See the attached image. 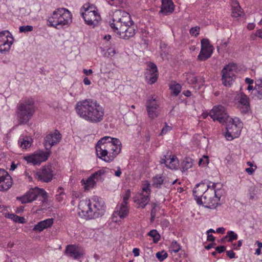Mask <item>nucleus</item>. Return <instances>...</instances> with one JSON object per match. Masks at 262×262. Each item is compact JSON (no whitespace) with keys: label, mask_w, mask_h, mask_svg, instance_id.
Instances as JSON below:
<instances>
[{"label":"nucleus","mask_w":262,"mask_h":262,"mask_svg":"<svg viewBox=\"0 0 262 262\" xmlns=\"http://www.w3.org/2000/svg\"><path fill=\"white\" fill-rule=\"evenodd\" d=\"M33 27L32 26L27 25L20 26L19 28V31L20 33H26L31 32L33 30Z\"/></svg>","instance_id":"58836bf2"},{"label":"nucleus","mask_w":262,"mask_h":262,"mask_svg":"<svg viewBox=\"0 0 262 262\" xmlns=\"http://www.w3.org/2000/svg\"><path fill=\"white\" fill-rule=\"evenodd\" d=\"M83 72L87 76L90 75L93 73V71L91 69L86 70L83 69Z\"/></svg>","instance_id":"13d9d810"},{"label":"nucleus","mask_w":262,"mask_h":262,"mask_svg":"<svg viewBox=\"0 0 262 262\" xmlns=\"http://www.w3.org/2000/svg\"><path fill=\"white\" fill-rule=\"evenodd\" d=\"M17 222L19 223H24L25 222V219L24 217L17 216Z\"/></svg>","instance_id":"69168bd1"},{"label":"nucleus","mask_w":262,"mask_h":262,"mask_svg":"<svg viewBox=\"0 0 262 262\" xmlns=\"http://www.w3.org/2000/svg\"><path fill=\"white\" fill-rule=\"evenodd\" d=\"M237 234L235 233L233 231H229L227 233L226 236L225 237V238H228V242H231L233 240L237 239Z\"/></svg>","instance_id":"c9c22d12"},{"label":"nucleus","mask_w":262,"mask_h":262,"mask_svg":"<svg viewBox=\"0 0 262 262\" xmlns=\"http://www.w3.org/2000/svg\"><path fill=\"white\" fill-rule=\"evenodd\" d=\"M149 184L147 183V184H145L142 188V192H145V194H148V195H149L150 193V190L149 188Z\"/></svg>","instance_id":"3c124183"},{"label":"nucleus","mask_w":262,"mask_h":262,"mask_svg":"<svg viewBox=\"0 0 262 262\" xmlns=\"http://www.w3.org/2000/svg\"><path fill=\"white\" fill-rule=\"evenodd\" d=\"M215 250L218 253H221L225 251L226 247L223 246H217Z\"/></svg>","instance_id":"864d4df0"},{"label":"nucleus","mask_w":262,"mask_h":262,"mask_svg":"<svg viewBox=\"0 0 262 262\" xmlns=\"http://www.w3.org/2000/svg\"><path fill=\"white\" fill-rule=\"evenodd\" d=\"M116 53V49L114 46H112L107 49L104 53V56L106 57H112Z\"/></svg>","instance_id":"e433bc0d"},{"label":"nucleus","mask_w":262,"mask_h":262,"mask_svg":"<svg viewBox=\"0 0 262 262\" xmlns=\"http://www.w3.org/2000/svg\"><path fill=\"white\" fill-rule=\"evenodd\" d=\"M160 163L165 164L166 166L171 169H175L178 166L179 161L175 156L171 157L169 152L163 156L160 160Z\"/></svg>","instance_id":"aec40b11"},{"label":"nucleus","mask_w":262,"mask_h":262,"mask_svg":"<svg viewBox=\"0 0 262 262\" xmlns=\"http://www.w3.org/2000/svg\"><path fill=\"white\" fill-rule=\"evenodd\" d=\"M242 244H243V241L242 240L238 241V244H237V246H236V244H234V249L235 250L239 249V248L242 246Z\"/></svg>","instance_id":"4d7b16f0"},{"label":"nucleus","mask_w":262,"mask_h":262,"mask_svg":"<svg viewBox=\"0 0 262 262\" xmlns=\"http://www.w3.org/2000/svg\"><path fill=\"white\" fill-rule=\"evenodd\" d=\"M232 15L233 17H237L240 16L243 13L239 3L236 1L232 2Z\"/></svg>","instance_id":"bb28decb"},{"label":"nucleus","mask_w":262,"mask_h":262,"mask_svg":"<svg viewBox=\"0 0 262 262\" xmlns=\"http://www.w3.org/2000/svg\"><path fill=\"white\" fill-rule=\"evenodd\" d=\"M14 38L8 31H3L0 32V53L6 54L8 53L13 43Z\"/></svg>","instance_id":"9b49d317"},{"label":"nucleus","mask_w":262,"mask_h":262,"mask_svg":"<svg viewBox=\"0 0 262 262\" xmlns=\"http://www.w3.org/2000/svg\"><path fill=\"white\" fill-rule=\"evenodd\" d=\"M171 129V127L167 125V124H165V127H164L161 130L160 135H163L166 134L168 132L170 131Z\"/></svg>","instance_id":"603ef678"},{"label":"nucleus","mask_w":262,"mask_h":262,"mask_svg":"<svg viewBox=\"0 0 262 262\" xmlns=\"http://www.w3.org/2000/svg\"><path fill=\"white\" fill-rule=\"evenodd\" d=\"M133 24L134 21L131 19L130 16L128 13L119 10L114 12L112 22L110 23V25L120 38L128 39L135 34Z\"/></svg>","instance_id":"7ed1b4c3"},{"label":"nucleus","mask_w":262,"mask_h":262,"mask_svg":"<svg viewBox=\"0 0 262 262\" xmlns=\"http://www.w3.org/2000/svg\"><path fill=\"white\" fill-rule=\"evenodd\" d=\"M222 73L223 84L226 86H230L236 77V66L231 64L227 65L223 68Z\"/></svg>","instance_id":"9d476101"},{"label":"nucleus","mask_w":262,"mask_h":262,"mask_svg":"<svg viewBox=\"0 0 262 262\" xmlns=\"http://www.w3.org/2000/svg\"><path fill=\"white\" fill-rule=\"evenodd\" d=\"M41 196L43 198L42 202H45L47 200V193L42 188L37 187L30 188L26 193L20 197H17L22 204L29 203L36 200L38 196Z\"/></svg>","instance_id":"1a4fd4ad"},{"label":"nucleus","mask_w":262,"mask_h":262,"mask_svg":"<svg viewBox=\"0 0 262 262\" xmlns=\"http://www.w3.org/2000/svg\"><path fill=\"white\" fill-rule=\"evenodd\" d=\"M239 99V102L241 105H250L248 97L244 93L240 94Z\"/></svg>","instance_id":"72a5a7b5"},{"label":"nucleus","mask_w":262,"mask_h":262,"mask_svg":"<svg viewBox=\"0 0 262 262\" xmlns=\"http://www.w3.org/2000/svg\"><path fill=\"white\" fill-rule=\"evenodd\" d=\"M81 16L84 19L85 23L88 25L93 27L97 25L99 21L101 19V17L97 12L92 11L82 12Z\"/></svg>","instance_id":"f3484780"},{"label":"nucleus","mask_w":262,"mask_h":262,"mask_svg":"<svg viewBox=\"0 0 262 262\" xmlns=\"http://www.w3.org/2000/svg\"><path fill=\"white\" fill-rule=\"evenodd\" d=\"M209 116L214 121L217 120L221 123L226 124V133L225 136L228 140H232L240 135L243 123L238 118L230 117L225 112L224 106H214L210 111Z\"/></svg>","instance_id":"f257e3e1"},{"label":"nucleus","mask_w":262,"mask_h":262,"mask_svg":"<svg viewBox=\"0 0 262 262\" xmlns=\"http://www.w3.org/2000/svg\"><path fill=\"white\" fill-rule=\"evenodd\" d=\"M51 151H43L38 150L32 155L26 157V160L28 163H31L34 165H40L42 162L47 161L51 155Z\"/></svg>","instance_id":"f8f14e48"},{"label":"nucleus","mask_w":262,"mask_h":262,"mask_svg":"<svg viewBox=\"0 0 262 262\" xmlns=\"http://www.w3.org/2000/svg\"><path fill=\"white\" fill-rule=\"evenodd\" d=\"M53 176V170L50 165L43 166L34 174V177L36 179L46 183L50 182L52 180Z\"/></svg>","instance_id":"4468645a"},{"label":"nucleus","mask_w":262,"mask_h":262,"mask_svg":"<svg viewBox=\"0 0 262 262\" xmlns=\"http://www.w3.org/2000/svg\"><path fill=\"white\" fill-rule=\"evenodd\" d=\"M78 208L79 215L86 220L101 216L105 211L104 202L96 196L91 199L80 201Z\"/></svg>","instance_id":"39448f33"},{"label":"nucleus","mask_w":262,"mask_h":262,"mask_svg":"<svg viewBox=\"0 0 262 262\" xmlns=\"http://www.w3.org/2000/svg\"><path fill=\"white\" fill-rule=\"evenodd\" d=\"M53 223V220L52 219H48L45 220L38 222L35 225L33 229L34 231H38L41 232L43 229L51 227Z\"/></svg>","instance_id":"b1692460"},{"label":"nucleus","mask_w":262,"mask_h":262,"mask_svg":"<svg viewBox=\"0 0 262 262\" xmlns=\"http://www.w3.org/2000/svg\"><path fill=\"white\" fill-rule=\"evenodd\" d=\"M255 35L257 37L262 38V30H258L256 31Z\"/></svg>","instance_id":"338daca9"},{"label":"nucleus","mask_w":262,"mask_h":262,"mask_svg":"<svg viewBox=\"0 0 262 262\" xmlns=\"http://www.w3.org/2000/svg\"><path fill=\"white\" fill-rule=\"evenodd\" d=\"M77 115L82 119L93 124L102 121L104 118V110L96 100L84 99L78 102L75 106Z\"/></svg>","instance_id":"f03ea898"},{"label":"nucleus","mask_w":262,"mask_h":262,"mask_svg":"<svg viewBox=\"0 0 262 262\" xmlns=\"http://www.w3.org/2000/svg\"><path fill=\"white\" fill-rule=\"evenodd\" d=\"M116 213L121 219L126 217L129 213V208L127 204L121 203L119 210L117 211Z\"/></svg>","instance_id":"cd10ccee"},{"label":"nucleus","mask_w":262,"mask_h":262,"mask_svg":"<svg viewBox=\"0 0 262 262\" xmlns=\"http://www.w3.org/2000/svg\"><path fill=\"white\" fill-rule=\"evenodd\" d=\"M158 70L157 66L153 62H149L147 64V72L145 74L146 80L150 82V84H153L158 78Z\"/></svg>","instance_id":"6ab92c4d"},{"label":"nucleus","mask_w":262,"mask_h":262,"mask_svg":"<svg viewBox=\"0 0 262 262\" xmlns=\"http://www.w3.org/2000/svg\"><path fill=\"white\" fill-rule=\"evenodd\" d=\"M72 15L67 9L61 8L54 11L48 19V25L60 29L72 23Z\"/></svg>","instance_id":"423d86ee"},{"label":"nucleus","mask_w":262,"mask_h":262,"mask_svg":"<svg viewBox=\"0 0 262 262\" xmlns=\"http://www.w3.org/2000/svg\"><path fill=\"white\" fill-rule=\"evenodd\" d=\"M255 91L257 93V97L260 99H262V78L255 81Z\"/></svg>","instance_id":"7c9ffc66"},{"label":"nucleus","mask_w":262,"mask_h":262,"mask_svg":"<svg viewBox=\"0 0 262 262\" xmlns=\"http://www.w3.org/2000/svg\"><path fill=\"white\" fill-rule=\"evenodd\" d=\"M148 236H150L153 238L154 242L155 243H158L160 238V235L156 230H151L147 234Z\"/></svg>","instance_id":"473e14b6"},{"label":"nucleus","mask_w":262,"mask_h":262,"mask_svg":"<svg viewBox=\"0 0 262 262\" xmlns=\"http://www.w3.org/2000/svg\"><path fill=\"white\" fill-rule=\"evenodd\" d=\"M83 83L84 84L88 85L91 84V82L88 78L85 77L83 79Z\"/></svg>","instance_id":"0e129e2a"},{"label":"nucleus","mask_w":262,"mask_h":262,"mask_svg":"<svg viewBox=\"0 0 262 262\" xmlns=\"http://www.w3.org/2000/svg\"><path fill=\"white\" fill-rule=\"evenodd\" d=\"M156 205L155 204H153L152 208L151 210L150 215H156Z\"/></svg>","instance_id":"680f3d73"},{"label":"nucleus","mask_w":262,"mask_h":262,"mask_svg":"<svg viewBox=\"0 0 262 262\" xmlns=\"http://www.w3.org/2000/svg\"><path fill=\"white\" fill-rule=\"evenodd\" d=\"M147 112L149 118L154 119L158 116L159 105L157 100L153 97H149L146 102Z\"/></svg>","instance_id":"2eb2a0df"},{"label":"nucleus","mask_w":262,"mask_h":262,"mask_svg":"<svg viewBox=\"0 0 262 262\" xmlns=\"http://www.w3.org/2000/svg\"><path fill=\"white\" fill-rule=\"evenodd\" d=\"M57 192L58 194L56 195V200L58 202H60L63 200V196L64 195L63 189L62 187H59L58 188Z\"/></svg>","instance_id":"a19ab883"},{"label":"nucleus","mask_w":262,"mask_h":262,"mask_svg":"<svg viewBox=\"0 0 262 262\" xmlns=\"http://www.w3.org/2000/svg\"><path fill=\"white\" fill-rule=\"evenodd\" d=\"M61 138V134L57 130L47 135L43 143L46 150L51 151V147L58 144Z\"/></svg>","instance_id":"ddd939ff"},{"label":"nucleus","mask_w":262,"mask_h":262,"mask_svg":"<svg viewBox=\"0 0 262 262\" xmlns=\"http://www.w3.org/2000/svg\"><path fill=\"white\" fill-rule=\"evenodd\" d=\"M225 229L223 227H219L216 229V232L219 233H224Z\"/></svg>","instance_id":"052dcab7"},{"label":"nucleus","mask_w":262,"mask_h":262,"mask_svg":"<svg viewBox=\"0 0 262 262\" xmlns=\"http://www.w3.org/2000/svg\"><path fill=\"white\" fill-rule=\"evenodd\" d=\"M12 185L11 177L4 169L0 168V191L8 190Z\"/></svg>","instance_id":"dca6fc26"},{"label":"nucleus","mask_w":262,"mask_h":262,"mask_svg":"<svg viewBox=\"0 0 262 262\" xmlns=\"http://www.w3.org/2000/svg\"><path fill=\"white\" fill-rule=\"evenodd\" d=\"M66 253L67 255L74 259H80L83 253L80 248L74 245H68L66 247Z\"/></svg>","instance_id":"412c9836"},{"label":"nucleus","mask_w":262,"mask_h":262,"mask_svg":"<svg viewBox=\"0 0 262 262\" xmlns=\"http://www.w3.org/2000/svg\"><path fill=\"white\" fill-rule=\"evenodd\" d=\"M149 201L148 194H139L135 199V202L138 204V208H144Z\"/></svg>","instance_id":"393cba45"},{"label":"nucleus","mask_w":262,"mask_h":262,"mask_svg":"<svg viewBox=\"0 0 262 262\" xmlns=\"http://www.w3.org/2000/svg\"><path fill=\"white\" fill-rule=\"evenodd\" d=\"M200 31V28L198 27H195L194 28H192L190 30V33L192 35H195V36L199 34Z\"/></svg>","instance_id":"8fccbe9b"},{"label":"nucleus","mask_w":262,"mask_h":262,"mask_svg":"<svg viewBox=\"0 0 262 262\" xmlns=\"http://www.w3.org/2000/svg\"><path fill=\"white\" fill-rule=\"evenodd\" d=\"M19 142L20 143V147L22 149H27L30 147L32 143V140L29 137H26L25 138H19Z\"/></svg>","instance_id":"c756f323"},{"label":"nucleus","mask_w":262,"mask_h":262,"mask_svg":"<svg viewBox=\"0 0 262 262\" xmlns=\"http://www.w3.org/2000/svg\"><path fill=\"white\" fill-rule=\"evenodd\" d=\"M240 110L242 114H247L250 111V105H242L240 107Z\"/></svg>","instance_id":"de8ad7c7"},{"label":"nucleus","mask_w":262,"mask_h":262,"mask_svg":"<svg viewBox=\"0 0 262 262\" xmlns=\"http://www.w3.org/2000/svg\"><path fill=\"white\" fill-rule=\"evenodd\" d=\"M208 163V158L207 156H204L203 158L200 159L199 165L201 166H205Z\"/></svg>","instance_id":"a18cd8bd"},{"label":"nucleus","mask_w":262,"mask_h":262,"mask_svg":"<svg viewBox=\"0 0 262 262\" xmlns=\"http://www.w3.org/2000/svg\"><path fill=\"white\" fill-rule=\"evenodd\" d=\"M174 4L172 0H162L161 10L159 12L164 15H167L174 11Z\"/></svg>","instance_id":"5701e85b"},{"label":"nucleus","mask_w":262,"mask_h":262,"mask_svg":"<svg viewBox=\"0 0 262 262\" xmlns=\"http://www.w3.org/2000/svg\"><path fill=\"white\" fill-rule=\"evenodd\" d=\"M207 241L213 242L214 241L215 238L212 234H209V233H207Z\"/></svg>","instance_id":"e2e57ef3"},{"label":"nucleus","mask_w":262,"mask_h":262,"mask_svg":"<svg viewBox=\"0 0 262 262\" xmlns=\"http://www.w3.org/2000/svg\"><path fill=\"white\" fill-rule=\"evenodd\" d=\"M187 80L189 84H195L197 82L198 79L197 77L192 74H189L188 75Z\"/></svg>","instance_id":"37998d69"},{"label":"nucleus","mask_w":262,"mask_h":262,"mask_svg":"<svg viewBox=\"0 0 262 262\" xmlns=\"http://www.w3.org/2000/svg\"><path fill=\"white\" fill-rule=\"evenodd\" d=\"M17 111L19 124L27 123L32 117L35 111L34 101L32 98L25 99L20 102Z\"/></svg>","instance_id":"0eeeda50"},{"label":"nucleus","mask_w":262,"mask_h":262,"mask_svg":"<svg viewBox=\"0 0 262 262\" xmlns=\"http://www.w3.org/2000/svg\"><path fill=\"white\" fill-rule=\"evenodd\" d=\"M156 256L160 261H161L167 257L168 254L164 251H162L161 252H157L156 254Z\"/></svg>","instance_id":"79ce46f5"},{"label":"nucleus","mask_w":262,"mask_h":262,"mask_svg":"<svg viewBox=\"0 0 262 262\" xmlns=\"http://www.w3.org/2000/svg\"><path fill=\"white\" fill-rule=\"evenodd\" d=\"M213 49H201L198 59L201 61H204L209 58L212 55Z\"/></svg>","instance_id":"a878e982"},{"label":"nucleus","mask_w":262,"mask_h":262,"mask_svg":"<svg viewBox=\"0 0 262 262\" xmlns=\"http://www.w3.org/2000/svg\"><path fill=\"white\" fill-rule=\"evenodd\" d=\"M171 91L175 96H177L181 91V85L179 83L171 85L170 87Z\"/></svg>","instance_id":"f704fd0d"},{"label":"nucleus","mask_w":262,"mask_h":262,"mask_svg":"<svg viewBox=\"0 0 262 262\" xmlns=\"http://www.w3.org/2000/svg\"><path fill=\"white\" fill-rule=\"evenodd\" d=\"M209 187H210V186L205 183H200L196 185L193 189V193L197 203H199V200L201 199L204 194L208 191L207 188Z\"/></svg>","instance_id":"4be33fe9"},{"label":"nucleus","mask_w":262,"mask_h":262,"mask_svg":"<svg viewBox=\"0 0 262 262\" xmlns=\"http://www.w3.org/2000/svg\"><path fill=\"white\" fill-rule=\"evenodd\" d=\"M245 82L249 85H250L253 83V80L249 78H246L245 79Z\"/></svg>","instance_id":"774afa93"},{"label":"nucleus","mask_w":262,"mask_h":262,"mask_svg":"<svg viewBox=\"0 0 262 262\" xmlns=\"http://www.w3.org/2000/svg\"><path fill=\"white\" fill-rule=\"evenodd\" d=\"M130 196V191L129 190H127L125 194L124 195L123 198V202L122 203H123L124 204H127V201L129 199V198Z\"/></svg>","instance_id":"49530a36"},{"label":"nucleus","mask_w":262,"mask_h":262,"mask_svg":"<svg viewBox=\"0 0 262 262\" xmlns=\"http://www.w3.org/2000/svg\"><path fill=\"white\" fill-rule=\"evenodd\" d=\"M226 254L230 258H233L235 257V254L232 250L226 251Z\"/></svg>","instance_id":"5fc2aeb1"},{"label":"nucleus","mask_w":262,"mask_h":262,"mask_svg":"<svg viewBox=\"0 0 262 262\" xmlns=\"http://www.w3.org/2000/svg\"><path fill=\"white\" fill-rule=\"evenodd\" d=\"M255 168L256 166H255ZM256 168L254 169L252 167L247 168L245 169V171L250 175H251L253 173Z\"/></svg>","instance_id":"6e6d98bb"},{"label":"nucleus","mask_w":262,"mask_h":262,"mask_svg":"<svg viewBox=\"0 0 262 262\" xmlns=\"http://www.w3.org/2000/svg\"><path fill=\"white\" fill-rule=\"evenodd\" d=\"M83 8L85 9V12L89 11L97 12L96 10V8L93 5H90V4H85L83 5Z\"/></svg>","instance_id":"c03bdc74"},{"label":"nucleus","mask_w":262,"mask_h":262,"mask_svg":"<svg viewBox=\"0 0 262 262\" xmlns=\"http://www.w3.org/2000/svg\"><path fill=\"white\" fill-rule=\"evenodd\" d=\"M164 179L162 176H156L153 178V185L157 188H160L163 183Z\"/></svg>","instance_id":"2f4dec72"},{"label":"nucleus","mask_w":262,"mask_h":262,"mask_svg":"<svg viewBox=\"0 0 262 262\" xmlns=\"http://www.w3.org/2000/svg\"><path fill=\"white\" fill-rule=\"evenodd\" d=\"M139 249L138 248H135L133 249V252L135 256H138L139 255Z\"/></svg>","instance_id":"bf43d9fd"},{"label":"nucleus","mask_w":262,"mask_h":262,"mask_svg":"<svg viewBox=\"0 0 262 262\" xmlns=\"http://www.w3.org/2000/svg\"><path fill=\"white\" fill-rule=\"evenodd\" d=\"M217 190H213L212 189L208 190L207 192L204 194V195L201 199L199 200V204H202L205 207L214 209L219 205L220 201L221 195L218 193Z\"/></svg>","instance_id":"6e6552de"},{"label":"nucleus","mask_w":262,"mask_h":262,"mask_svg":"<svg viewBox=\"0 0 262 262\" xmlns=\"http://www.w3.org/2000/svg\"><path fill=\"white\" fill-rule=\"evenodd\" d=\"M180 250V246L175 241H173L171 243L170 251L171 252L177 253Z\"/></svg>","instance_id":"ea45409f"},{"label":"nucleus","mask_w":262,"mask_h":262,"mask_svg":"<svg viewBox=\"0 0 262 262\" xmlns=\"http://www.w3.org/2000/svg\"><path fill=\"white\" fill-rule=\"evenodd\" d=\"M97 156L105 162L112 161L121 149V143L119 139L105 136L100 139L96 145Z\"/></svg>","instance_id":"20e7f679"},{"label":"nucleus","mask_w":262,"mask_h":262,"mask_svg":"<svg viewBox=\"0 0 262 262\" xmlns=\"http://www.w3.org/2000/svg\"><path fill=\"white\" fill-rule=\"evenodd\" d=\"M213 49L212 46L210 44L209 40L208 39L204 38L201 40V49Z\"/></svg>","instance_id":"4c0bfd02"},{"label":"nucleus","mask_w":262,"mask_h":262,"mask_svg":"<svg viewBox=\"0 0 262 262\" xmlns=\"http://www.w3.org/2000/svg\"><path fill=\"white\" fill-rule=\"evenodd\" d=\"M104 170L100 169L92 174L85 181L83 179L81 182H83L85 189H89L93 187L96 182L102 180V176L104 174Z\"/></svg>","instance_id":"a211bd4d"},{"label":"nucleus","mask_w":262,"mask_h":262,"mask_svg":"<svg viewBox=\"0 0 262 262\" xmlns=\"http://www.w3.org/2000/svg\"><path fill=\"white\" fill-rule=\"evenodd\" d=\"M193 165V161L190 158H185L181 163V170L182 172L186 171L192 167Z\"/></svg>","instance_id":"c85d7f7f"},{"label":"nucleus","mask_w":262,"mask_h":262,"mask_svg":"<svg viewBox=\"0 0 262 262\" xmlns=\"http://www.w3.org/2000/svg\"><path fill=\"white\" fill-rule=\"evenodd\" d=\"M5 216L13 220L14 222H16V215L14 213H5Z\"/></svg>","instance_id":"09e8293b"}]
</instances>
